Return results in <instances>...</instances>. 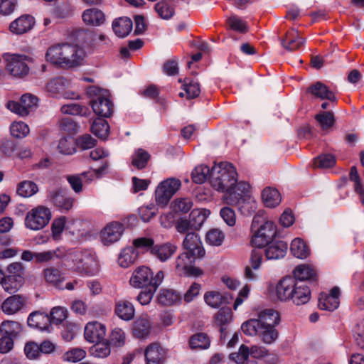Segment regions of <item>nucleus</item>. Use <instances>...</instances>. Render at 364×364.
I'll list each match as a JSON object with an SVG mask.
<instances>
[{"label": "nucleus", "mask_w": 364, "mask_h": 364, "mask_svg": "<svg viewBox=\"0 0 364 364\" xmlns=\"http://www.w3.org/2000/svg\"><path fill=\"white\" fill-rule=\"evenodd\" d=\"M37 191V185L30 181H24L20 183L17 188L18 194L24 198L32 196Z\"/></svg>", "instance_id": "09e8293b"}, {"label": "nucleus", "mask_w": 364, "mask_h": 364, "mask_svg": "<svg viewBox=\"0 0 364 364\" xmlns=\"http://www.w3.org/2000/svg\"><path fill=\"white\" fill-rule=\"evenodd\" d=\"M251 229L253 232L251 242L255 247H265L276 235L274 223L267 220L262 211H259L253 218Z\"/></svg>", "instance_id": "7ed1b4c3"}, {"label": "nucleus", "mask_w": 364, "mask_h": 364, "mask_svg": "<svg viewBox=\"0 0 364 364\" xmlns=\"http://www.w3.org/2000/svg\"><path fill=\"white\" fill-rule=\"evenodd\" d=\"M290 250L292 255L299 259L306 258L309 255V250L305 242L299 239L293 240L291 244Z\"/></svg>", "instance_id": "ea45409f"}, {"label": "nucleus", "mask_w": 364, "mask_h": 364, "mask_svg": "<svg viewBox=\"0 0 364 364\" xmlns=\"http://www.w3.org/2000/svg\"><path fill=\"white\" fill-rule=\"evenodd\" d=\"M183 248L186 252L194 257H203L205 250L203 247L200 237L195 232H188L183 242Z\"/></svg>", "instance_id": "4468645a"}, {"label": "nucleus", "mask_w": 364, "mask_h": 364, "mask_svg": "<svg viewBox=\"0 0 364 364\" xmlns=\"http://www.w3.org/2000/svg\"><path fill=\"white\" fill-rule=\"evenodd\" d=\"M210 344L209 337L204 333H198L193 335L189 341L192 349H207Z\"/></svg>", "instance_id": "58836bf2"}, {"label": "nucleus", "mask_w": 364, "mask_h": 364, "mask_svg": "<svg viewBox=\"0 0 364 364\" xmlns=\"http://www.w3.org/2000/svg\"><path fill=\"white\" fill-rule=\"evenodd\" d=\"M183 89L186 92L187 98L188 99H193L197 97L200 92L198 82L187 78L185 79Z\"/></svg>", "instance_id": "5fc2aeb1"}, {"label": "nucleus", "mask_w": 364, "mask_h": 364, "mask_svg": "<svg viewBox=\"0 0 364 364\" xmlns=\"http://www.w3.org/2000/svg\"><path fill=\"white\" fill-rule=\"evenodd\" d=\"M205 239L210 245L220 246L225 240V234L219 229H211L207 232Z\"/></svg>", "instance_id": "3c124183"}, {"label": "nucleus", "mask_w": 364, "mask_h": 364, "mask_svg": "<svg viewBox=\"0 0 364 364\" xmlns=\"http://www.w3.org/2000/svg\"><path fill=\"white\" fill-rule=\"evenodd\" d=\"M338 306L339 301H337L336 298L329 296L326 294H320L318 304V306L320 309L333 311L336 309Z\"/></svg>", "instance_id": "c03bdc74"}, {"label": "nucleus", "mask_w": 364, "mask_h": 364, "mask_svg": "<svg viewBox=\"0 0 364 364\" xmlns=\"http://www.w3.org/2000/svg\"><path fill=\"white\" fill-rule=\"evenodd\" d=\"M85 56L82 48L69 43L52 46L46 53V60L52 64L70 68L80 65Z\"/></svg>", "instance_id": "f257e3e1"}, {"label": "nucleus", "mask_w": 364, "mask_h": 364, "mask_svg": "<svg viewBox=\"0 0 364 364\" xmlns=\"http://www.w3.org/2000/svg\"><path fill=\"white\" fill-rule=\"evenodd\" d=\"M109 127L107 121L103 119H96L92 126L91 132L101 139H106L108 136Z\"/></svg>", "instance_id": "a19ab883"}, {"label": "nucleus", "mask_w": 364, "mask_h": 364, "mask_svg": "<svg viewBox=\"0 0 364 364\" xmlns=\"http://www.w3.org/2000/svg\"><path fill=\"white\" fill-rule=\"evenodd\" d=\"M82 17L86 24L95 26L103 23L105 19L104 14L97 9H89L85 10Z\"/></svg>", "instance_id": "c756f323"}, {"label": "nucleus", "mask_w": 364, "mask_h": 364, "mask_svg": "<svg viewBox=\"0 0 364 364\" xmlns=\"http://www.w3.org/2000/svg\"><path fill=\"white\" fill-rule=\"evenodd\" d=\"M60 130L68 134H75L78 130V126L70 117H64L59 121Z\"/></svg>", "instance_id": "69168bd1"}, {"label": "nucleus", "mask_w": 364, "mask_h": 364, "mask_svg": "<svg viewBox=\"0 0 364 364\" xmlns=\"http://www.w3.org/2000/svg\"><path fill=\"white\" fill-rule=\"evenodd\" d=\"M288 245L287 242L279 240L269 243L265 250V255L268 259H279L283 258L287 251Z\"/></svg>", "instance_id": "393cba45"}, {"label": "nucleus", "mask_w": 364, "mask_h": 364, "mask_svg": "<svg viewBox=\"0 0 364 364\" xmlns=\"http://www.w3.org/2000/svg\"><path fill=\"white\" fill-rule=\"evenodd\" d=\"M307 93L320 100H328L332 102H335L336 100L333 92L321 82H316L311 85L307 89Z\"/></svg>", "instance_id": "5701e85b"}, {"label": "nucleus", "mask_w": 364, "mask_h": 364, "mask_svg": "<svg viewBox=\"0 0 364 364\" xmlns=\"http://www.w3.org/2000/svg\"><path fill=\"white\" fill-rule=\"evenodd\" d=\"M294 287V279L287 277L279 281L276 287V295L281 301H286L292 299V292Z\"/></svg>", "instance_id": "6ab92c4d"}, {"label": "nucleus", "mask_w": 364, "mask_h": 364, "mask_svg": "<svg viewBox=\"0 0 364 364\" xmlns=\"http://www.w3.org/2000/svg\"><path fill=\"white\" fill-rule=\"evenodd\" d=\"M75 144L71 138L63 137L59 140L58 149L65 155H70L75 152Z\"/></svg>", "instance_id": "e2e57ef3"}, {"label": "nucleus", "mask_w": 364, "mask_h": 364, "mask_svg": "<svg viewBox=\"0 0 364 364\" xmlns=\"http://www.w3.org/2000/svg\"><path fill=\"white\" fill-rule=\"evenodd\" d=\"M152 329V323L147 314L138 316L133 323L132 332L135 337L139 338H147Z\"/></svg>", "instance_id": "f3484780"}, {"label": "nucleus", "mask_w": 364, "mask_h": 364, "mask_svg": "<svg viewBox=\"0 0 364 364\" xmlns=\"http://www.w3.org/2000/svg\"><path fill=\"white\" fill-rule=\"evenodd\" d=\"M68 259L72 262L73 267L80 272L93 275L98 271L95 257L89 251H73L68 255Z\"/></svg>", "instance_id": "0eeeda50"}, {"label": "nucleus", "mask_w": 364, "mask_h": 364, "mask_svg": "<svg viewBox=\"0 0 364 364\" xmlns=\"http://www.w3.org/2000/svg\"><path fill=\"white\" fill-rule=\"evenodd\" d=\"M105 335V326L98 321L89 322L85 327V338L90 343L102 341Z\"/></svg>", "instance_id": "2eb2a0df"}, {"label": "nucleus", "mask_w": 364, "mask_h": 364, "mask_svg": "<svg viewBox=\"0 0 364 364\" xmlns=\"http://www.w3.org/2000/svg\"><path fill=\"white\" fill-rule=\"evenodd\" d=\"M27 323L30 327L38 328L41 331H49L50 319L48 314L35 311L28 316Z\"/></svg>", "instance_id": "4be33fe9"}, {"label": "nucleus", "mask_w": 364, "mask_h": 364, "mask_svg": "<svg viewBox=\"0 0 364 364\" xmlns=\"http://www.w3.org/2000/svg\"><path fill=\"white\" fill-rule=\"evenodd\" d=\"M150 154L143 149H137L132 155V164L138 169H142L146 167Z\"/></svg>", "instance_id": "79ce46f5"}, {"label": "nucleus", "mask_w": 364, "mask_h": 364, "mask_svg": "<svg viewBox=\"0 0 364 364\" xmlns=\"http://www.w3.org/2000/svg\"><path fill=\"white\" fill-rule=\"evenodd\" d=\"M48 198L57 208L68 211L73 205L74 198L67 195L65 189L59 188L49 192Z\"/></svg>", "instance_id": "f8f14e48"}, {"label": "nucleus", "mask_w": 364, "mask_h": 364, "mask_svg": "<svg viewBox=\"0 0 364 364\" xmlns=\"http://www.w3.org/2000/svg\"><path fill=\"white\" fill-rule=\"evenodd\" d=\"M232 318V312L230 308H222L216 314L215 321L220 325V331H223V325L230 321Z\"/></svg>", "instance_id": "338daca9"}, {"label": "nucleus", "mask_w": 364, "mask_h": 364, "mask_svg": "<svg viewBox=\"0 0 364 364\" xmlns=\"http://www.w3.org/2000/svg\"><path fill=\"white\" fill-rule=\"evenodd\" d=\"M124 230L121 223L114 221L108 223L101 231V241L105 245H110L117 242Z\"/></svg>", "instance_id": "9b49d317"}, {"label": "nucleus", "mask_w": 364, "mask_h": 364, "mask_svg": "<svg viewBox=\"0 0 364 364\" xmlns=\"http://www.w3.org/2000/svg\"><path fill=\"white\" fill-rule=\"evenodd\" d=\"M235 168L228 162L215 164L210 173V184L219 192L227 193L237 181Z\"/></svg>", "instance_id": "f03ea898"}, {"label": "nucleus", "mask_w": 364, "mask_h": 364, "mask_svg": "<svg viewBox=\"0 0 364 364\" xmlns=\"http://www.w3.org/2000/svg\"><path fill=\"white\" fill-rule=\"evenodd\" d=\"M156 208L154 205H143L139 208V215L144 222L149 221L156 214Z\"/></svg>", "instance_id": "774afa93"}, {"label": "nucleus", "mask_w": 364, "mask_h": 364, "mask_svg": "<svg viewBox=\"0 0 364 364\" xmlns=\"http://www.w3.org/2000/svg\"><path fill=\"white\" fill-rule=\"evenodd\" d=\"M125 333L122 329L116 328L112 330L109 342L113 346L121 347L125 343Z\"/></svg>", "instance_id": "052dcab7"}, {"label": "nucleus", "mask_w": 364, "mask_h": 364, "mask_svg": "<svg viewBox=\"0 0 364 364\" xmlns=\"http://www.w3.org/2000/svg\"><path fill=\"white\" fill-rule=\"evenodd\" d=\"M44 277L47 282L57 288L63 289L61 282L63 280V277L58 269L53 267L46 269L44 270Z\"/></svg>", "instance_id": "a18cd8bd"}, {"label": "nucleus", "mask_w": 364, "mask_h": 364, "mask_svg": "<svg viewBox=\"0 0 364 364\" xmlns=\"http://www.w3.org/2000/svg\"><path fill=\"white\" fill-rule=\"evenodd\" d=\"M146 364H163L166 358V350L159 343H152L144 350Z\"/></svg>", "instance_id": "ddd939ff"}, {"label": "nucleus", "mask_w": 364, "mask_h": 364, "mask_svg": "<svg viewBox=\"0 0 364 364\" xmlns=\"http://www.w3.org/2000/svg\"><path fill=\"white\" fill-rule=\"evenodd\" d=\"M136 257L137 254L134 248L127 247L120 252L118 257V263L122 267L127 268L134 262Z\"/></svg>", "instance_id": "37998d69"}, {"label": "nucleus", "mask_w": 364, "mask_h": 364, "mask_svg": "<svg viewBox=\"0 0 364 364\" xmlns=\"http://www.w3.org/2000/svg\"><path fill=\"white\" fill-rule=\"evenodd\" d=\"M164 273L160 270L154 276L151 269L146 266L137 267L129 279L130 284L134 288L154 287L157 289L162 283Z\"/></svg>", "instance_id": "20e7f679"}, {"label": "nucleus", "mask_w": 364, "mask_h": 364, "mask_svg": "<svg viewBox=\"0 0 364 364\" xmlns=\"http://www.w3.org/2000/svg\"><path fill=\"white\" fill-rule=\"evenodd\" d=\"M263 203L266 207L274 208L281 202V196L277 189L265 188L262 193Z\"/></svg>", "instance_id": "473e14b6"}, {"label": "nucleus", "mask_w": 364, "mask_h": 364, "mask_svg": "<svg viewBox=\"0 0 364 364\" xmlns=\"http://www.w3.org/2000/svg\"><path fill=\"white\" fill-rule=\"evenodd\" d=\"M26 303V297L18 294L13 295L4 300L1 304V309L6 314H14L22 309Z\"/></svg>", "instance_id": "412c9836"}, {"label": "nucleus", "mask_w": 364, "mask_h": 364, "mask_svg": "<svg viewBox=\"0 0 364 364\" xmlns=\"http://www.w3.org/2000/svg\"><path fill=\"white\" fill-rule=\"evenodd\" d=\"M35 21L33 16L30 15H23L12 21L9 28L13 33L21 35L30 31Z\"/></svg>", "instance_id": "aec40b11"}, {"label": "nucleus", "mask_w": 364, "mask_h": 364, "mask_svg": "<svg viewBox=\"0 0 364 364\" xmlns=\"http://www.w3.org/2000/svg\"><path fill=\"white\" fill-rule=\"evenodd\" d=\"M230 200L229 205H236L240 213L245 216L252 215L257 208L255 199L250 195L246 196L240 200L237 199L235 195H232L230 197Z\"/></svg>", "instance_id": "dca6fc26"}, {"label": "nucleus", "mask_w": 364, "mask_h": 364, "mask_svg": "<svg viewBox=\"0 0 364 364\" xmlns=\"http://www.w3.org/2000/svg\"><path fill=\"white\" fill-rule=\"evenodd\" d=\"M155 10L163 19H169L174 14V9L166 1H161L155 4Z\"/></svg>", "instance_id": "de8ad7c7"}, {"label": "nucleus", "mask_w": 364, "mask_h": 364, "mask_svg": "<svg viewBox=\"0 0 364 364\" xmlns=\"http://www.w3.org/2000/svg\"><path fill=\"white\" fill-rule=\"evenodd\" d=\"M210 214V210L207 209L197 208L191 212L188 220L195 230L200 228Z\"/></svg>", "instance_id": "f704fd0d"}, {"label": "nucleus", "mask_w": 364, "mask_h": 364, "mask_svg": "<svg viewBox=\"0 0 364 364\" xmlns=\"http://www.w3.org/2000/svg\"><path fill=\"white\" fill-rule=\"evenodd\" d=\"M132 20L127 17L119 18L112 23L113 31L119 38L126 37L132 31Z\"/></svg>", "instance_id": "a878e982"}, {"label": "nucleus", "mask_w": 364, "mask_h": 364, "mask_svg": "<svg viewBox=\"0 0 364 364\" xmlns=\"http://www.w3.org/2000/svg\"><path fill=\"white\" fill-rule=\"evenodd\" d=\"M3 58L6 61V69L10 75L21 78L28 74L29 68L26 63V55L6 53Z\"/></svg>", "instance_id": "9d476101"}, {"label": "nucleus", "mask_w": 364, "mask_h": 364, "mask_svg": "<svg viewBox=\"0 0 364 364\" xmlns=\"http://www.w3.org/2000/svg\"><path fill=\"white\" fill-rule=\"evenodd\" d=\"M249 189H250V185L244 181L237 182L236 183L231 186L230 190L228 191L226 193V202L228 204H229L230 197L232 195H235V196L237 198V199H242V198L246 197V196H249Z\"/></svg>", "instance_id": "2f4dec72"}, {"label": "nucleus", "mask_w": 364, "mask_h": 364, "mask_svg": "<svg viewBox=\"0 0 364 364\" xmlns=\"http://www.w3.org/2000/svg\"><path fill=\"white\" fill-rule=\"evenodd\" d=\"M115 313L121 319L129 321L134 317L135 310L131 302L121 300L116 303Z\"/></svg>", "instance_id": "c85d7f7f"}, {"label": "nucleus", "mask_w": 364, "mask_h": 364, "mask_svg": "<svg viewBox=\"0 0 364 364\" xmlns=\"http://www.w3.org/2000/svg\"><path fill=\"white\" fill-rule=\"evenodd\" d=\"M181 299L180 294L171 289H162L157 296L158 302L163 306H171Z\"/></svg>", "instance_id": "c9c22d12"}, {"label": "nucleus", "mask_w": 364, "mask_h": 364, "mask_svg": "<svg viewBox=\"0 0 364 364\" xmlns=\"http://www.w3.org/2000/svg\"><path fill=\"white\" fill-rule=\"evenodd\" d=\"M250 355V348L245 345H242L238 352L232 353L230 358L237 364H245Z\"/></svg>", "instance_id": "bf43d9fd"}, {"label": "nucleus", "mask_w": 364, "mask_h": 364, "mask_svg": "<svg viewBox=\"0 0 364 364\" xmlns=\"http://www.w3.org/2000/svg\"><path fill=\"white\" fill-rule=\"evenodd\" d=\"M60 110L65 114L86 116L89 109L85 106H82L75 103L64 105Z\"/></svg>", "instance_id": "49530a36"}, {"label": "nucleus", "mask_w": 364, "mask_h": 364, "mask_svg": "<svg viewBox=\"0 0 364 364\" xmlns=\"http://www.w3.org/2000/svg\"><path fill=\"white\" fill-rule=\"evenodd\" d=\"M335 157L331 154H323L314 159V166L317 168H327L334 166Z\"/></svg>", "instance_id": "13d9d810"}, {"label": "nucleus", "mask_w": 364, "mask_h": 364, "mask_svg": "<svg viewBox=\"0 0 364 364\" xmlns=\"http://www.w3.org/2000/svg\"><path fill=\"white\" fill-rule=\"evenodd\" d=\"M294 275L293 278L301 282L305 280L315 281L316 277L315 270L308 264L297 266L294 270Z\"/></svg>", "instance_id": "7c9ffc66"}, {"label": "nucleus", "mask_w": 364, "mask_h": 364, "mask_svg": "<svg viewBox=\"0 0 364 364\" xmlns=\"http://www.w3.org/2000/svg\"><path fill=\"white\" fill-rule=\"evenodd\" d=\"M95 343L92 348V353L95 357L104 358L110 354L111 350L107 343L100 341Z\"/></svg>", "instance_id": "0e129e2a"}, {"label": "nucleus", "mask_w": 364, "mask_h": 364, "mask_svg": "<svg viewBox=\"0 0 364 364\" xmlns=\"http://www.w3.org/2000/svg\"><path fill=\"white\" fill-rule=\"evenodd\" d=\"M196 257L188 252H183L178 256L176 260V269L178 274L182 276L187 272L188 268L194 262Z\"/></svg>", "instance_id": "e433bc0d"}, {"label": "nucleus", "mask_w": 364, "mask_h": 364, "mask_svg": "<svg viewBox=\"0 0 364 364\" xmlns=\"http://www.w3.org/2000/svg\"><path fill=\"white\" fill-rule=\"evenodd\" d=\"M315 119L323 129L331 127L335 122L333 114L331 112H320L316 115Z\"/></svg>", "instance_id": "4d7b16f0"}, {"label": "nucleus", "mask_w": 364, "mask_h": 364, "mask_svg": "<svg viewBox=\"0 0 364 364\" xmlns=\"http://www.w3.org/2000/svg\"><path fill=\"white\" fill-rule=\"evenodd\" d=\"M349 177L350 181L354 182L355 191L359 194L361 203L364 205V188L360 181L358 169L355 166L351 167Z\"/></svg>", "instance_id": "603ef678"}, {"label": "nucleus", "mask_w": 364, "mask_h": 364, "mask_svg": "<svg viewBox=\"0 0 364 364\" xmlns=\"http://www.w3.org/2000/svg\"><path fill=\"white\" fill-rule=\"evenodd\" d=\"M205 303L213 307L218 308L224 303H229V298L228 296L222 295L218 291H208L204 295Z\"/></svg>", "instance_id": "4c0bfd02"}, {"label": "nucleus", "mask_w": 364, "mask_h": 364, "mask_svg": "<svg viewBox=\"0 0 364 364\" xmlns=\"http://www.w3.org/2000/svg\"><path fill=\"white\" fill-rule=\"evenodd\" d=\"M176 249L177 247L174 245L166 243L153 247L151 248V254L161 262H165L176 252Z\"/></svg>", "instance_id": "cd10ccee"}, {"label": "nucleus", "mask_w": 364, "mask_h": 364, "mask_svg": "<svg viewBox=\"0 0 364 364\" xmlns=\"http://www.w3.org/2000/svg\"><path fill=\"white\" fill-rule=\"evenodd\" d=\"M50 219V210L44 206H38L27 213L25 225L31 230H39L47 225Z\"/></svg>", "instance_id": "1a4fd4ad"}, {"label": "nucleus", "mask_w": 364, "mask_h": 364, "mask_svg": "<svg viewBox=\"0 0 364 364\" xmlns=\"http://www.w3.org/2000/svg\"><path fill=\"white\" fill-rule=\"evenodd\" d=\"M11 134L15 138H23L29 133V127L24 122H14L10 127Z\"/></svg>", "instance_id": "6e6d98bb"}, {"label": "nucleus", "mask_w": 364, "mask_h": 364, "mask_svg": "<svg viewBox=\"0 0 364 364\" xmlns=\"http://www.w3.org/2000/svg\"><path fill=\"white\" fill-rule=\"evenodd\" d=\"M210 171L211 169L204 165L196 167L191 173L193 181L196 183H203L207 179L208 176H210Z\"/></svg>", "instance_id": "8fccbe9b"}, {"label": "nucleus", "mask_w": 364, "mask_h": 364, "mask_svg": "<svg viewBox=\"0 0 364 364\" xmlns=\"http://www.w3.org/2000/svg\"><path fill=\"white\" fill-rule=\"evenodd\" d=\"M181 186V181L176 178H169L161 182L155 191L156 203L163 206L166 205Z\"/></svg>", "instance_id": "6e6552de"}, {"label": "nucleus", "mask_w": 364, "mask_h": 364, "mask_svg": "<svg viewBox=\"0 0 364 364\" xmlns=\"http://www.w3.org/2000/svg\"><path fill=\"white\" fill-rule=\"evenodd\" d=\"M353 332L355 344L364 350V319L355 325Z\"/></svg>", "instance_id": "680f3d73"}, {"label": "nucleus", "mask_w": 364, "mask_h": 364, "mask_svg": "<svg viewBox=\"0 0 364 364\" xmlns=\"http://www.w3.org/2000/svg\"><path fill=\"white\" fill-rule=\"evenodd\" d=\"M87 94L91 98L90 105L93 112L101 117H109L113 112V104L109 99L107 90L97 87H90Z\"/></svg>", "instance_id": "39448f33"}, {"label": "nucleus", "mask_w": 364, "mask_h": 364, "mask_svg": "<svg viewBox=\"0 0 364 364\" xmlns=\"http://www.w3.org/2000/svg\"><path fill=\"white\" fill-rule=\"evenodd\" d=\"M311 296L309 287L304 282H296L294 279V287L292 292V301L296 305L306 304Z\"/></svg>", "instance_id": "b1692460"}, {"label": "nucleus", "mask_w": 364, "mask_h": 364, "mask_svg": "<svg viewBox=\"0 0 364 364\" xmlns=\"http://www.w3.org/2000/svg\"><path fill=\"white\" fill-rule=\"evenodd\" d=\"M243 333L250 336H257L267 345L272 344L278 338V331L275 326H260L256 320H248L241 326Z\"/></svg>", "instance_id": "423d86ee"}, {"label": "nucleus", "mask_w": 364, "mask_h": 364, "mask_svg": "<svg viewBox=\"0 0 364 364\" xmlns=\"http://www.w3.org/2000/svg\"><path fill=\"white\" fill-rule=\"evenodd\" d=\"M256 320L260 326H276L280 320L279 315L277 311L273 309H266L261 311L258 315V318H252Z\"/></svg>", "instance_id": "bb28decb"}, {"label": "nucleus", "mask_w": 364, "mask_h": 364, "mask_svg": "<svg viewBox=\"0 0 364 364\" xmlns=\"http://www.w3.org/2000/svg\"><path fill=\"white\" fill-rule=\"evenodd\" d=\"M50 324L61 323L68 316V311L61 306L53 307L50 313Z\"/></svg>", "instance_id": "864d4df0"}, {"label": "nucleus", "mask_w": 364, "mask_h": 364, "mask_svg": "<svg viewBox=\"0 0 364 364\" xmlns=\"http://www.w3.org/2000/svg\"><path fill=\"white\" fill-rule=\"evenodd\" d=\"M306 43V39L301 37L296 29L287 31L285 37L281 39L282 46L288 51L299 49Z\"/></svg>", "instance_id": "a211bd4d"}, {"label": "nucleus", "mask_w": 364, "mask_h": 364, "mask_svg": "<svg viewBox=\"0 0 364 364\" xmlns=\"http://www.w3.org/2000/svg\"><path fill=\"white\" fill-rule=\"evenodd\" d=\"M21 325L17 321H4L0 325V333L2 336L16 338L21 332Z\"/></svg>", "instance_id": "72a5a7b5"}]
</instances>
